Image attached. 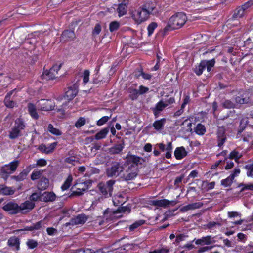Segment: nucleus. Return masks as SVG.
Returning a JSON list of instances; mask_svg holds the SVG:
<instances>
[{
    "instance_id": "obj_1",
    "label": "nucleus",
    "mask_w": 253,
    "mask_h": 253,
    "mask_svg": "<svg viewBox=\"0 0 253 253\" xmlns=\"http://www.w3.org/2000/svg\"><path fill=\"white\" fill-rule=\"evenodd\" d=\"M124 168L122 163L113 161L106 169V174L108 177H117L123 172Z\"/></svg>"
},
{
    "instance_id": "obj_2",
    "label": "nucleus",
    "mask_w": 253,
    "mask_h": 253,
    "mask_svg": "<svg viewBox=\"0 0 253 253\" xmlns=\"http://www.w3.org/2000/svg\"><path fill=\"white\" fill-rule=\"evenodd\" d=\"M25 127V124L21 119H17L15 121L14 126L9 131L8 137L9 139L14 140L22 136L21 131Z\"/></svg>"
},
{
    "instance_id": "obj_3",
    "label": "nucleus",
    "mask_w": 253,
    "mask_h": 253,
    "mask_svg": "<svg viewBox=\"0 0 253 253\" xmlns=\"http://www.w3.org/2000/svg\"><path fill=\"white\" fill-rule=\"evenodd\" d=\"M174 28L178 29L182 27L187 20L186 14L183 12H177L173 15L169 19Z\"/></svg>"
},
{
    "instance_id": "obj_4",
    "label": "nucleus",
    "mask_w": 253,
    "mask_h": 253,
    "mask_svg": "<svg viewBox=\"0 0 253 253\" xmlns=\"http://www.w3.org/2000/svg\"><path fill=\"white\" fill-rule=\"evenodd\" d=\"M115 182V180H110L107 181L106 183H99L97 187L99 191L105 197H111L113 190V185Z\"/></svg>"
},
{
    "instance_id": "obj_5",
    "label": "nucleus",
    "mask_w": 253,
    "mask_h": 253,
    "mask_svg": "<svg viewBox=\"0 0 253 253\" xmlns=\"http://www.w3.org/2000/svg\"><path fill=\"white\" fill-rule=\"evenodd\" d=\"M149 15L148 12L142 6L132 13V17L137 23L140 24L146 21L149 18Z\"/></svg>"
},
{
    "instance_id": "obj_6",
    "label": "nucleus",
    "mask_w": 253,
    "mask_h": 253,
    "mask_svg": "<svg viewBox=\"0 0 253 253\" xmlns=\"http://www.w3.org/2000/svg\"><path fill=\"white\" fill-rule=\"evenodd\" d=\"M137 175V167L134 165H131L125 170L121 177L123 180L128 182L134 179Z\"/></svg>"
},
{
    "instance_id": "obj_7",
    "label": "nucleus",
    "mask_w": 253,
    "mask_h": 253,
    "mask_svg": "<svg viewBox=\"0 0 253 253\" xmlns=\"http://www.w3.org/2000/svg\"><path fill=\"white\" fill-rule=\"evenodd\" d=\"M37 108L42 111H49L54 109L53 103L51 100L41 99L37 102Z\"/></svg>"
},
{
    "instance_id": "obj_8",
    "label": "nucleus",
    "mask_w": 253,
    "mask_h": 253,
    "mask_svg": "<svg viewBox=\"0 0 253 253\" xmlns=\"http://www.w3.org/2000/svg\"><path fill=\"white\" fill-rule=\"evenodd\" d=\"M62 64L53 65L47 72L43 74L42 76L46 80H52L58 77V71L60 69Z\"/></svg>"
},
{
    "instance_id": "obj_9",
    "label": "nucleus",
    "mask_w": 253,
    "mask_h": 253,
    "mask_svg": "<svg viewBox=\"0 0 253 253\" xmlns=\"http://www.w3.org/2000/svg\"><path fill=\"white\" fill-rule=\"evenodd\" d=\"M19 161L15 160L9 164L5 165L1 169V173L2 175L6 174V176L14 172L19 165Z\"/></svg>"
},
{
    "instance_id": "obj_10",
    "label": "nucleus",
    "mask_w": 253,
    "mask_h": 253,
    "mask_svg": "<svg viewBox=\"0 0 253 253\" xmlns=\"http://www.w3.org/2000/svg\"><path fill=\"white\" fill-rule=\"evenodd\" d=\"M3 209L10 214H16L20 211V207L14 202H9L3 207Z\"/></svg>"
},
{
    "instance_id": "obj_11",
    "label": "nucleus",
    "mask_w": 253,
    "mask_h": 253,
    "mask_svg": "<svg viewBox=\"0 0 253 253\" xmlns=\"http://www.w3.org/2000/svg\"><path fill=\"white\" fill-rule=\"evenodd\" d=\"M78 92V90L77 87L75 84H74L73 86L68 88V90L66 91L63 98L68 101H70L76 97Z\"/></svg>"
},
{
    "instance_id": "obj_12",
    "label": "nucleus",
    "mask_w": 253,
    "mask_h": 253,
    "mask_svg": "<svg viewBox=\"0 0 253 253\" xmlns=\"http://www.w3.org/2000/svg\"><path fill=\"white\" fill-rule=\"evenodd\" d=\"M87 219V217L84 214H78L74 218H72L69 222V224H72V225H83L86 222Z\"/></svg>"
},
{
    "instance_id": "obj_13",
    "label": "nucleus",
    "mask_w": 253,
    "mask_h": 253,
    "mask_svg": "<svg viewBox=\"0 0 253 253\" xmlns=\"http://www.w3.org/2000/svg\"><path fill=\"white\" fill-rule=\"evenodd\" d=\"M152 202L153 205L162 207H167L170 205L174 206L177 203L176 201H169L167 199L154 200Z\"/></svg>"
},
{
    "instance_id": "obj_14",
    "label": "nucleus",
    "mask_w": 253,
    "mask_h": 253,
    "mask_svg": "<svg viewBox=\"0 0 253 253\" xmlns=\"http://www.w3.org/2000/svg\"><path fill=\"white\" fill-rule=\"evenodd\" d=\"M75 37V34L73 31L67 30H65L62 33L61 37V41L63 42H67L74 40Z\"/></svg>"
},
{
    "instance_id": "obj_15",
    "label": "nucleus",
    "mask_w": 253,
    "mask_h": 253,
    "mask_svg": "<svg viewBox=\"0 0 253 253\" xmlns=\"http://www.w3.org/2000/svg\"><path fill=\"white\" fill-rule=\"evenodd\" d=\"M56 195L53 192H45L42 194V197L40 201L49 202L54 201L56 199Z\"/></svg>"
},
{
    "instance_id": "obj_16",
    "label": "nucleus",
    "mask_w": 253,
    "mask_h": 253,
    "mask_svg": "<svg viewBox=\"0 0 253 253\" xmlns=\"http://www.w3.org/2000/svg\"><path fill=\"white\" fill-rule=\"evenodd\" d=\"M57 145V142H53L50 144L49 146H46L44 144H41L39 146V150L41 152L46 154H49L52 152L55 149Z\"/></svg>"
},
{
    "instance_id": "obj_17",
    "label": "nucleus",
    "mask_w": 253,
    "mask_h": 253,
    "mask_svg": "<svg viewBox=\"0 0 253 253\" xmlns=\"http://www.w3.org/2000/svg\"><path fill=\"white\" fill-rule=\"evenodd\" d=\"M166 107V105L163 103V100H161L156 104L155 107L151 108L155 118L158 117L160 113Z\"/></svg>"
},
{
    "instance_id": "obj_18",
    "label": "nucleus",
    "mask_w": 253,
    "mask_h": 253,
    "mask_svg": "<svg viewBox=\"0 0 253 253\" xmlns=\"http://www.w3.org/2000/svg\"><path fill=\"white\" fill-rule=\"evenodd\" d=\"M203 205V203L202 202H196L183 206L180 209V211L182 212H184L187 211L189 210L199 209L202 207Z\"/></svg>"
},
{
    "instance_id": "obj_19",
    "label": "nucleus",
    "mask_w": 253,
    "mask_h": 253,
    "mask_svg": "<svg viewBox=\"0 0 253 253\" xmlns=\"http://www.w3.org/2000/svg\"><path fill=\"white\" fill-rule=\"evenodd\" d=\"M43 225V222L42 220L33 223L30 226H27L23 229L19 230V231H30L38 230L42 229V226Z\"/></svg>"
},
{
    "instance_id": "obj_20",
    "label": "nucleus",
    "mask_w": 253,
    "mask_h": 253,
    "mask_svg": "<svg viewBox=\"0 0 253 253\" xmlns=\"http://www.w3.org/2000/svg\"><path fill=\"white\" fill-rule=\"evenodd\" d=\"M124 142L123 141L121 143L117 144L110 148L108 150L111 154H117L120 153L124 148Z\"/></svg>"
},
{
    "instance_id": "obj_21",
    "label": "nucleus",
    "mask_w": 253,
    "mask_h": 253,
    "mask_svg": "<svg viewBox=\"0 0 253 253\" xmlns=\"http://www.w3.org/2000/svg\"><path fill=\"white\" fill-rule=\"evenodd\" d=\"M187 154L184 147H180L176 148L174 151V156L176 159L180 160L185 157Z\"/></svg>"
},
{
    "instance_id": "obj_22",
    "label": "nucleus",
    "mask_w": 253,
    "mask_h": 253,
    "mask_svg": "<svg viewBox=\"0 0 253 253\" xmlns=\"http://www.w3.org/2000/svg\"><path fill=\"white\" fill-rule=\"evenodd\" d=\"M49 182L48 179L46 177H42L40 179L37 187L40 190H44L49 186Z\"/></svg>"
},
{
    "instance_id": "obj_23",
    "label": "nucleus",
    "mask_w": 253,
    "mask_h": 253,
    "mask_svg": "<svg viewBox=\"0 0 253 253\" xmlns=\"http://www.w3.org/2000/svg\"><path fill=\"white\" fill-rule=\"evenodd\" d=\"M147 12H148L149 14L153 13L154 10L156 8V2L148 1L142 5Z\"/></svg>"
},
{
    "instance_id": "obj_24",
    "label": "nucleus",
    "mask_w": 253,
    "mask_h": 253,
    "mask_svg": "<svg viewBox=\"0 0 253 253\" xmlns=\"http://www.w3.org/2000/svg\"><path fill=\"white\" fill-rule=\"evenodd\" d=\"M8 245L12 247H15L16 250L20 249V241L18 237L13 236L10 237L8 240Z\"/></svg>"
},
{
    "instance_id": "obj_25",
    "label": "nucleus",
    "mask_w": 253,
    "mask_h": 253,
    "mask_svg": "<svg viewBox=\"0 0 253 253\" xmlns=\"http://www.w3.org/2000/svg\"><path fill=\"white\" fill-rule=\"evenodd\" d=\"M245 14L246 13L244 11V10L239 6L234 11L231 19L235 20L241 18L244 16Z\"/></svg>"
},
{
    "instance_id": "obj_26",
    "label": "nucleus",
    "mask_w": 253,
    "mask_h": 253,
    "mask_svg": "<svg viewBox=\"0 0 253 253\" xmlns=\"http://www.w3.org/2000/svg\"><path fill=\"white\" fill-rule=\"evenodd\" d=\"M166 122V119L165 118H162L155 121L153 124V126L156 130H161L163 129Z\"/></svg>"
},
{
    "instance_id": "obj_27",
    "label": "nucleus",
    "mask_w": 253,
    "mask_h": 253,
    "mask_svg": "<svg viewBox=\"0 0 253 253\" xmlns=\"http://www.w3.org/2000/svg\"><path fill=\"white\" fill-rule=\"evenodd\" d=\"M109 127H106L102 129L100 131L97 133L94 136L96 140H100L105 138L109 132Z\"/></svg>"
},
{
    "instance_id": "obj_28",
    "label": "nucleus",
    "mask_w": 253,
    "mask_h": 253,
    "mask_svg": "<svg viewBox=\"0 0 253 253\" xmlns=\"http://www.w3.org/2000/svg\"><path fill=\"white\" fill-rule=\"evenodd\" d=\"M212 243L211 236H208L202 237L201 239H197L195 241L197 245H209Z\"/></svg>"
},
{
    "instance_id": "obj_29",
    "label": "nucleus",
    "mask_w": 253,
    "mask_h": 253,
    "mask_svg": "<svg viewBox=\"0 0 253 253\" xmlns=\"http://www.w3.org/2000/svg\"><path fill=\"white\" fill-rule=\"evenodd\" d=\"M28 110L29 114L33 118L35 119H38L39 115L36 112V107L33 104L29 103L28 104Z\"/></svg>"
},
{
    "instance_id": "obj_30",
    "label": "nucleus",
    "mask_w": 253,
    "mask_h": 253,
    "mask_svg": "<svg viewBox=\"0 0 253 253\" xmlns=\"http://www.w3.org/2000/svg\"><path fill=\"white\" fill-rule=\"evenodd\" d=\"M127 160L130 162H132L134 166H136L137 167V165L139 164H142V161H143V159L138 156H135V155H130L127 157Z\"/></svg>"
},
{
    "instance_id": "obj_31",
    "label": "nucleus",
    "mask_w": 253,
    "mask_h": 253,
    "mask_svg": "<svg viewBox=\"0 0 253 253\" xmlns=\"http://www.w3.org/2000/svg\"><path fill=\"white\" fill-rule=\"evenodd\" d=\"M206 65V62L202 61L200 63L196 66L194 69L195 73L198 76L201 75L203 72V70L205 69Z\"/></svg>"
},
{
    "instance_id": "obj_32",
    "label": "nucleus",
    "mask_w": 253,
    "mask_h": 253,
    "mask_svg": "<svg viewBox=\"0 0 253 253\" xmlns=\"http://www.w3.org/2000/svg\"><path fill=\"white\" fill-rule=\"evenodd\" d=\"M19 207H20V211L24 210H31L34 208L35 203L30 201H26Z\"/></svg>"
},
{
    "instance_id": "obj_33",
    "label": "nucleus",
    "mask_w": 253,
    "mask_h": 253,
    "mask_svg": "<svg viewBox=\"0 0 253 253\" xmlns=\"http://www.w3.org/2000/svg\"><path fill=\"white\" fill-rule=\"evenodd\" d=\"M243 156L242 154L236 150H234L230 152L229 155V158L234 159L235 162H238V160Z\"/></svg>"
},
{
    "instance_id": "obj_34",
    "label": "nucleus",
    "mask_w": 253,
    "mask_h": 253,
    "mask_svg": "<svg viewBox=\"0 0 253 253\" xmlns=\"http://www.w3.org/2000/svg\"><path fill=\"white\" fill-rule=\"evenodd\" d=\"M0 186V192L4 195H11L14 193L15 190L9 187H3Z\"/></svg>"
},
{
    "instance_id": "obj_35",
    "label": "nucleus",
    "mask_w": 253,
    "mask_h": 253,
    "mask_svg": "<svg viewBox=\"0 0 253 253\" xmlns=\"http://www.w3.org/2000/svg\"><path fill=\"white\" fill-rule=\"evenodd\" d=\"M194 131L198 135H203L206 132V128L204 125L199 123L194 129Z\"/></svg>"
},
{
    "instance_id": "obj_36",
    "label": "nucleus",
    "mask_w": 253,
    "mask_h": 253,
    "mask_svg": "<svg viewBox=\"0 0 253 253\" xmlns=\"http://www.w3.org/2000/svg\"><path fill=\"white\" fill-rule=\"evenodd\" d=\"M128 92L129 93V97L132 100H135L137 98L139 94L138 90L136 89L130 87L128 89Z\"/></svg>"
},
{
    "instance_id": "obj_37",
    "label": "nucleus",
    "mask_w": 253,
    "mask_h": 253,
    "mask_svg": "<svg viewBox=\"0 0 253 253\" xmlns=\"http://www.w3.org/2000/svg\"><path fill=\"white\" fill-rule=\"evenodd\" d=\"M127 5L126 4L121 3L120 4L117 8V11L119 13V17L125 15L126 13Z\"/></svg>"
},
{
    "instance_id": "obj_38",
    "label": "nucleus",
    "mask_w": 253,
    "mask_h": 253,
    "mask_svg": "<svg viewBox=\"0 0 253 253\" xmlns=\"http://www.w3.org/2000/svg\"><path fill=\"white\" fill-rule=\"evenodd\" d=\"M48 130L52 134L56 135V136H60L62 135L61 131L56 128H54L53 126L49 124L48 126Z\"/></svg>"
},
{
    "instance_id": "obj_39",
    "label": "nucleus",
    "mask_w": 253,
    "mask_h": 253,
    "mask_svg": "<svg viewBox=\"0 0 253 253\" xmlns=\"http://www.w3.org/2000/svg\"><path fill=\"white\" fill-rule=\"evenodd\" d=\"M72 180L73 178L72 175H69L66 180H65V181L64 182V184L61 186V189L63 191L66 190L70 187Z\"/></svg>"
},
{
    "instance_id": "obj_40",
    "label": "nucleus",
    "mask_w": 253,
    "mask_h": 253,
    "mask_svg": "<svg viewBox=\"0 0 253 253\" xmlns=\"http://www.w3.org/2000/svg\"><path fill=\"white\" fill-rule=\"evenodd\" d=\"M131 209L129 207L127 206H121L119 207L118 209L114 212V214L118 213H130Z\"/></svg>"
},
{
    "instance_id": "obj_41",
    "label": "nucleus",
    "mask_w": 253,
    "mask_h": 253,
    "mask_svg": "<svg viewBox=\"0 0 253 253\" xmlns=\"http://www.w3.org/2000/svg\"><path fill=\"white\" fill-rule=\"evenodd\" d=\"M42 197V194L41 192H35L33 193L30 197L29 200L32 202H36L38 200L40 201L41 197Z\"/></svg>"
},
{
    "instance_id": "obj_42",
    "label": "nucleus",
    "mask_w": 253,
    "mask_h": 253,
    "mask_svg": "<svg viewBox=\"0 0 253 253\" xmlns=\"http://www.w3.org/2000/svg\"><path fill=\"white\" fill-rule=\"evenodd\" d=\"M245 169L247 170V175L248 177L253 178V163L248 164L245 166Z\"/></svg>"
},
{
    "instance_id": "obj_43",
    "label": "nucleus",
    "mask_w": 253,
    "mask_h": 253,
    "mask_svg": "<svg viewBox=\"0 0 253 253\" xmlns=\"http://www.w3.org/2000/svg\"><path fill=\"white\" fill-rule=\"evenodd\" d=\"M248 123V119L247 118H243L240 122L239 132H242L245 128L246 125Z\"/></svg>"
},
{
    "instance_id": "obj_44",
    "label": "nucleus",
    "mask_w": 253,
    "mask_h": 253,
    "mask_svg": "<svg viewBox=\"0 0 253 253\" xmlns=\"http://www.w3.org/2000/svg\"><path fill=\"white\" fill-rule=\"evenodd\" d=\"M172 150V146L171 142H169L167 144V146L165 149L167 152L165 154V157L167 159H169L171 157V152Z\"/></svg>"
},
{
    "instance_id": "obj_45",
    "label": "nucleus",
    "mask_w": 253,
    "mask_h": 253,
    "mask_svg": "<svg viewBox=\"0 0 253 253\" xmlns=\"http://www.w3.org/2000/svg\"><path fill=\"white\" fill-rule=\"evenodd\" d=\"M27 173L26 171L23 170L17 176H13L12 179H15L17 181H20L23 180L26 177Z\"/></svg>"
},
{
    "instance_id": "obj_46",
    "label": "nucleus",
    "mask_w": 253,
    "mask_h": 253,
    "mask_svg": "<svg viewBox=\"0 0 253 253\" xmlns=\"http://www.w3.org/2000/svg\"><path fill=\"white\" fill-rule=\"evenodd\" d=\"M223 107L227 109H231L235 107L236 105L229 100H226L222 103Z\"/></svg>"
},
{
    "instance_id": "obj_47",
    "label": "nucleus",
    "mask_w": 253,
    "mask_h": 253,
    "mask_svg": "<svg viewBox=\"0 0 253 253\" xmlns=\"http://www.w3.org/2000/svg\"><path fill=\"white\" fill-rule=\"evenodd\" d=\"M233 180L234 179H232V178L229 176L227 178L221 180V184L225 187L230 186L232 183Z\"/></svg>"
},
{
    "instance_id": "obj_48",
    "label": "nucleus",
    "mask_w": 253,
    "mask_h": 253,
    "mask_svg": "<svg viewBox=\"0 0 253 253\" xmlns=\"http://www.w3.org/2000/svg\"><path fill=\"white\" fill-rule=\"evenodd\" d=\"M158 25L156 22H152L147 27L148 30V35L149 36H151L154 30L157 28Z\"/></svg>"
},
{
    "instance_id": "obj_49",
    "label": "nucleus",
    "mask_w": 253,
    "mask_h": 253,
    "mask_svg": "<svg viewBox=\"0 0 253 253\" xmlns=\"http://www.w3.org/2000/svg\"><path fill=\"white\" fill-rule=\"evenodd\" d=\"M206 62V67L207 68V70L208 72H210L212 67H213L215 64V61L214 59H212L211 60H203Z\"/></svg>"
},
{
    "instance_id": "obj_50",
    "label": "nucleus",
    "mask_w": 253,
    "mask_h": 253,
    "mask_svg": "<svg viewBox=\"0 0 253 253\" xmlns=\"http://www.w3.org/2000/svg\"><path fill=\"white\" fill-rule=\"evenodd\" d=\"M42 171H34L31 175V178L33 180L38 179L40 178L42 174Z\"/></svg>"
},
{
    "instance_id": "obj_51",
    "label": "nucleus",
    "mask_w": 253,
    "mask_h": 253,
    "mask_svg": "<svg viewBox=\"0 0 253 253\" xmlns=\"http://www.w3.org/2000/svg\"><path fill=\"white\" fill-rule=\"evenodd\" d=\"M225 126H222L218 127V130L217 132L218 137H222L226 136L225 135Z\"/></svg>"
},
{
    "instance_id": "obj_52",
    "label": "nucleus",
    "mask_w": 253,
    "mask_h": 253,
    "mask_svg": "<svg viewBox=\"0 0 253 253\" xmlns=\"http://www.w3.org/2000/svg\"><path fill=\"white\" fill-rule=\"evenodd\" d=\"M145 221L144 220H141L137 221H136L135 223L132 224L130 226L129 229L131 231L134 230L135 229L137 228L139 226L143 225Z\"/></svg>"
},
{
    "instance_id": "obj_53",
    "label": "nucleus",
    "mask_w": 253,
    "mask_h": 253,
    "mask_svg": "<svg viewBox=\"0 0 253 253\" xmlns=\"http://www.w3.org/2000/svg\"><path fill=\"white\" fill-rule=\"evenodd\" d=\"M119 27V23L117 21H113L110 23L109 30L111 32L117 30Z\"/></svg>"
},
{
    "instance_id": "obj_54",
    "label": "nucleus",
    "mask_w": 253,
    "mask_h": 253,
    "mask_svg": "<svg viewBox=\"0 0 253 253\" xmlns=\"http://www.w3.org/2000/svg\"><path fill=\"white\" fill-rule=\"evenodd\" d=\"M27 245L30 249H34L38 246V243L33 239H29L27 242Z\"/></svg>"
},
{
    "instance_id": "obj_55",
    "label": "nucleus",
    "mask_w": 253,
    "mask_h": 253,
    "mask_svg": "<svg viewBox=\"0 0 253 253\" xmlns=\"http://www.w3.org/2000/svg\"><path fill=\"white\" fill-rule=\"evenodd\" d=\"M85 123V119L84 117H80L75 123V126L77 127H80Z\"/></svg>"
},
{
    "instance_id": "obj_56",
    "label": "nucleus",
    "mask_w": 253,
    "mask_h": 253,
    "mask_svg": "<svg viewBox=\"0 0 253 253\" xmlns=\"http://www.w3.org/2000/svg\"><path fill=\"white\" fill-rule=\"evenodd\" d=\"M253 5V1H249L240 6L241 8H242L244 11L246 13L247 11L248 8Z\"/></svg>"
},
{
    "instance_id": "obj_57",
    "label": "nucleus",
    "mask_w": 253,
    "mask_h": 253,
    "mask_svg": "<svg viewBox=\"0 0 253 253\" xmlns=\"http://www.w3.org/2000/svg\"><path fill=\"white\" fill-rule=\"evenodd\" d=\"M47 234L50 236H55L57 235L58 231L56 229L53 227H48L46 229Z\"/></svg>"
},
{
    "instance_id": "obj_58",
    "label": "nucleus",
    "mask_w": 253,
    "mask_h": 253,
    "mask_svg": "<svg viewBox=\"0 0 253 253\" xmlns=\"http://www.w3.org/2000/svg\"><path fill=\"white\" fill-rule=\"evenodd\" d=\"M110 117L104 116L97 122V125L99 126H102L106 123L110 119Z\"/></svg>"
},
{
    "instance_id": "obj_59",
    "label": "nucleus",
    "mask_w": 253,
    "mask_h": 253,
    "mask_svg": "<svg viewBox=\"0 0 253 253\" xmlns=\"http://www.w3.org/2000/svg\"><path fill=\"white\" fill-rule=\"evenodd\" d=\"M4 102L5 105L9 108H12L14 106L15 103L14 101L10 100L8 97H5Z\"/></svg>"
},
{
    "instance_id": "obj_60",
    "label": "nucleus",
    "mask_w": 253,
    "mask_h": 253,
    "mask_svg": "<svg viewBox=\"0 0 253 253\" xmlns=\"http://www.w3.org/2000/svg\"><path fill=\"white\" fill-rule=\"evenodd\" d=\"M235 101L237 103L243 104L248 102L247 99L244 98L243 96H237L235 98Z\"/></svg>"
},
{
    "instance_id": "obj_61",
    "label": "nucleus",
    "mask_w": 253,
    "mask_h": 253,
    "mask_svg": "<svg viewBox=\"0 0 253 253\" xmlns=\"http://www.w3.org/2000/svg\"><path fill=\"white\" fill-rule=\"evenodd\" d=\"M90 72L88 70H85L83 74V82L85 84H86L89 81Z\"/></svg>"
},
{
    "instance_id": "obj_62",
    "label": "nucleus",
    "mask_w": 253,
    "mask_h": 253,
    "mask_svg": "<svg viewBox=\"0 0 253 253\" xmlns=\"http://www.w3.org/2000/svg\"><path fill=\"white\" fill-rule=\"evenodd\" d=\"M175 102V99L174 97H170L167 99L163 100V103L167 107L169 105H171Z\"/></svg>"
},
{
    "instance_id": "obj_63",
    "label": "nucleus",
    "mask_w": 253,
    "mask_h": 253,
    "mask_svg": "<svg viewBox=\"0 0 253 253\" xmlns=\"http://www.w3.org/2000/svg\"><path fill=\"white\" fill-rule=\"evenodd\" d=\"M174 29H176L174 28V27L173 26H172V25H171V24L170 23V20H169L167 25L164 29V34H166L167 33V32L170 30H174Z\"/></svg>"
},
{
    "instance_id": "obj_64",
    "label": "nucleus",
    "mask_w": 253,
    "mask_h": 253,
    "mask_svg": "<svg viewBox=\"0 0 253 253\" xmlns=\"http://www.w3.org/2000/svg\"><path fill=\"white\" fill-rule=\"evenodd\" d=\"M169 252V249L161 248L160 249L155 250L153 251L149 252V253H167Z\"/></svg>"
}]
</instances>
